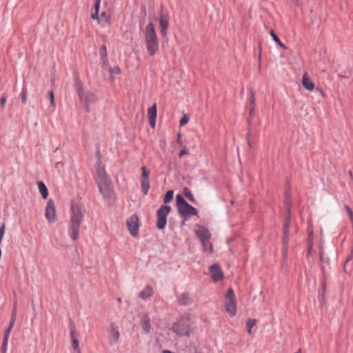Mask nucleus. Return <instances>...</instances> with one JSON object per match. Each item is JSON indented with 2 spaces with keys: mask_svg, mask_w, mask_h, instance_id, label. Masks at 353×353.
<instances>
[{
  "mask_svg": "<svg viewBox=\"0 0 353 353\" xmlns=\"http://www.w3.org/2000/svg\"><path fill=\"white\" fill-rule=\"evenodd\" d=\"M84 212L81 205L74 202L71 203L68 232L73 241L78 239L79 228L84 216Z\"/></svg>",
  "mask_w": 353,
  "mask_h": 353,
  "instance_id": "f257e3e1",
  "label": "nucleus"
},
{
  "mask_svg": "<svg viewBox=\"0 0 353 353\" xmlns=\"http://www.w3.org/2000/svg\"><path fill=\"white\" fill-rule=\"evenodd\" d=\"M97 182L100 192L105 199H111L113 194L112 183L101 160L97 162Z\"/></svg>",
  "mask_w": 353,
  "mask_h": 353,
  "instance_id": "f03ea898",
  "label": "nucleus"
},
{
  "mask_svg": "<svg viewBox=\"0 0 353 353\" xmlns=\"http://www.w3.org/2000/svg\"><path fill=\"white\" fill-rule=\"evenodd\" d=\"M144 43L148 54L150 57L154 56L159 50V43L152 23H148L145 28Z\"/></svg>",
  "mask_w": 353,
  "mask_h": 353,
  "instance_id": "7ed1b4c3",
  "label": "nucleus"
},
{
  "mask_svg": "<svg viewBox=\"0 0 353 353\" xmlns=\"http://www.w3.org/2000/svg\"><path fill=\"white\" fill-rule=\"evenodd\" d=\"M176 203L178 212L183 218H188L190 216H194L197 214V210L188 203L182 195H176Z\"/></svg>",
  "mask_w": 353,
  "mask_h": 353,
  "instance_id": "20e7f679",
  "label": "nucleus"
},
{
  "mask_svg": "<svg viewBox=\"0 0 353 353\" xmlns=\"http://www.w3.org/2000/svg\"><path fill=\"white\" fill-rule=\"evenodd\" d=\"M190 318L188 315L181 316L172 325V330L180 336H188L190 330Z\"/></svg>",
  "mask_w": 353,
  "mask_h": 353,
  "instance_id": "39448f33",
  "label": "nucleus"
},
{
  "mask_svg": "<svg viewBox=\"0 0 353 353\" xmlns=\"http://www.w3.org/2000/svg\"><path fill=\"white\" fill-rule=\"evenodd\" d=\"M100 6L101 0H95L94 12L91 14V18L93 20H97L98 23L102 26H108L110 25V17L105 11H102L100 15H99Z\"/></svg>",
  "mask_w": 353,
  "mask_h": 353,
  "instance_id": "423d86ee",
  "label": "nucleus"
},
{
  "mask_svg": "<svg viewBox=\"0 0 353 353\" xmlns=\"http://www.w3.org/2000/svg\"><path fill=\"white\" fill-rule=\"evenodd\" d=\"M225 310L231 317L236 314V297L232 288H229L225 295Z\"/></svg>",
  "mask_w": 353,
  "mask_h": 353,
  "instance_id": "0eeeda50",
  "label": "nucleus"
},
{
  "mask_svg": "<svg viewBox=\"0 0 353 353\" xmlns=\"http://www.w3.org/2000/svg\"><path fill=\"white\" fill-rule=\"evenodd\" d=\"M77 92L81 102L84 103L86 110H89L90 106L97 100L96 96L92 92L85 90L81 85L78 88Z\"/></svg>",
  "mask_w": 353,
  "mask_h": 353,
  "instance_id": "6e6552de",
  "label": "nucleus"
},
{
  "mask_svg": "<svg viewBox=\"0 0 353 353\" xmlns=\"http://www.w3.org/2000/svg\"><path fill=\"white\" fill-rule=\"evenodd\" d=\"M171 208L167 205H161L157 210V227L159 230L165 228L167 223V216L170 212Z\"/></svg>",
  "mask_w": 353,
  "mask_h": 353,
  "instance_id": "1a4fd4ad",
  "label": "nucleus"
},
{
  "mask_svg": "<svg viewBox=\"0 0 353 353\" xmlns=\"http://www.w3.org/2000/svg\"><path fill=\"white\" fill-rule=\"evenodd\" d=\"M45 217L50 223H55L57 221V214L54 202L52 199H50L45 209Z\"/></svg>",
  "mask_w": 353,
  "mask_h": 353,
  "instance_id": "9d476101",
  "label": "nucleus"
},
{
  "mask_svg": "<svg viewBox=\"0 0 353 353\" xmlns=\"http://www.w3.org/2000/svg\"><path fill=\"white\" fill-rule=\"evenodd\" d=\"M119 330V326L116 323H110L108 329V341L111 345L117 344L119 341L120 332Z\"/></svg>",
  "mask_w": 353,
  "mask_h": 353,
  "instance_id": "9b49d317",
  "label": "nucleus"
},
{
  "mask_svg": "<svg viewBox=\"0 0 353 353\" xmlns=\"http://www.w3.org/2000/svg\"><path fill=\"white\" fill-rule=\"evenodd\" d=\"M141 190L144 195H147L148 193V190L150 189V181H149V175L150 171L146 168L145 166H142L141 168Z\"/></svg>",
  "mask_w": 353,
  "mask_h": 353,
  "instance_id": "f8f14e48",
  "label": "nucleus"
},
{
  "mask_svg": "<svg viewBox=\"0 0 353 353\" xmlns=\"http://www.w3.org/2000/svg\"><path fill=\"white\" fill-rule=\"evenodd\" d=\"M127 226L130 234L137 236L139 233V218L137 215L133 214L127 220Z\"/></svg>",
  "mask_w": 353,
  "mask_h": 353,
  "instance_id": "ddd939ff",
  "label": "nucleus"
},
{
  "mask_svg": "<svg viewBox=\"0 0 353 353\" xmlns=\"http://www.w3.org/2000/svg\"><path fill=\"white\" fill-rule=\"evenodd\" d=\"M211 277L214 282H217L223 279V273L221 267L218 264H213L209 268Z\"/></svg>",
  "mask_w": 353,
  "mask_h": 353,
  "instance_id": "4468645a",
  "label": "nucleus"
},
{
  "mask_svg": "<svg viewBox=\"0 0 353 353\" xmlns=\"http://www.w3.org/2000/svg\"><path fill=\"white\" fill-rule=\"evenodd\" d=\"M148 117L152 128H155L157 118V104L154 103L148 110Z\"/></svg>",
  "mask_w": 353,
  "mask_h": 353,
  "instance_id": "2eb2a0df",
  "label": "nucleus"
},
{
  "mask_svg": "<svg viewBox=\"0 0 353 353\" xmlns=\"http://www.w3.org/2000/svg\"><path fill=\"white\" fill-rule=\"evenodd\" d=\"M290 225L288 223H284L283 232V256L285 257L287 254V245L288 242V235L290 232Z\"/></svg>",
  "mask_w": 353,
  "mask_h": 353,
  "instance_id": "dca6fc26",
  "label": "nucleus"
},
{
  "mask_svg": "<svg viewBox=\"0 0 353 353\" xmlns=\"http://www.w3.org/2000/svg\"><path fill=\"white\" fill-rule=\"evenodd\" d=\"M141 326L144 333H149L151 330L152 326L150 319L148 314H143L141 319Z\"/></svg>",
  "mask_w": 353,
  "mask_h": 353,
  "instance_id": "f3484780",
  "label": "nucleus"
},
{
  "mask_svg": "<svg viewBox=\"0 0 353 353\" xmlns=\"http://www.w3.org/2000/svg\"><path fill=\"white\" fill-rule=\"evenodd\" d=\"M159 24L161 26V34L162 37L165 38L167 36L168 29V19L164 15H161L159 19Z\"/></svg>",
  "mask_w": 353,
  "mask_h": 353,
  "instance_id": "a211bd4d",
  "label": "nucleus"
},
{
  "mask_svg": "<svg viewBox=\"0 0 353 353\" xmlns=\"http://www.w3.org/2000/svg\"><path fill=\"white\" fill-rule=\"evenodd\" d=\"M196 234L201 241L210 239V234L209 230L203 226L199 225L198 229L196 231Z\"/></svg>",
  "mask_w": 353,
  "mask_h": 353,
  "instance_id": "6ab92c4d",
  "label": "nucleus"
},
{
  "mask_svg": "<svg viewBox=\"0 0 353 353\" xmlns=\"http://www.w3.org/2000/svg\"><path fill=\"white\" fill-rule=\"evenodd\" d=\"M302 84L303 87L309 91H312L314 88V83L312 81L307 73L303 75Z\"/></svg>",
  "mask_w": 353,
  "mask_h": 353,
  "instance_id": "aec40b11",
  "label": "nucleus"
},
{
  "mask_svg": "<svg viewBox=\"0 0 353 353\" xmlns=\"http://www.w3.org/2000/svg\"><path fill=\"white\" fill-rule=\"evenodd\" d=\"M104 69L107 70L108 71V72L110 73V81L111 82H112L114 81V77H113V75L114 74H119L121 73V69L119 66H114L113 68L112 67H110L108 65V63L106 64V67L105 68H103Z\"/></svg>",
  "mask_w": 353,
  "mask_h": 353,
  "instance_id": "412c9836",
  "label": "nucleus"
},
{
  "mask_svg": "<svg viewBox=\"0 0 353 353\" xmlns=\"http://www.w3.org/2000/svg\"><path fill=\"white\" fill-rule=\"evenodd\" d=\"M100 56L102 60L103 68L106 67V64L108 63V53L107 48L105 45H103L100 48Z\"/></svg>",
  "mask_w": 353,
  "mask_h": 353,
  "instance_id": "4be33fe9",
  "label": "nucleus"
},
{
  "mask_svg": "<svg viewBox=\"0 0 353 353\" xmlns=\"http://www.w3.org/2000/svg\"><path fill=\"white\" fill-rule=\"evenodd\" d=\"M38 188L43 199H46L48 196V190L46 185L42 181L37 182Z\"/></svg>",
  "mask_w": 353,
  "mask_h": 353,
  "instance_id": "5701e85b",
  "label": "nucleus"
},
{
  "mask_svg": "<svg viewBox=\"0 0 353 353\" xmlns=\"http://www.w3.org/2000/svg\"><path fill=\"white\" fill-rule=\"evenodd\" d=\"M153 293L152 288L150 286H146L145 289L139 293V297L143 299H146L152 296Z\"/></svg>",
  "mask_w": 353,
  "mask_h": 353,
  "instance_id": "b1692460",
  "label": "nucleus"
},
{
  "mask_svg": "<svg viewBox=\"0 0 353 353\" xmlns=\"http://www.w3.org/2000/svg\"><path fill=\"white\" fill-rule=\"evenodd\" d=\"M190 302H191L190 295L188 292H185V293L182 294V295L181 296V297L179 299V303L181 305H183L190 304Z\"/></svg>",
  "mask_w": 353,
  "mask_h": 353,
  "instance_id": "393cba45",
  "label": "nucleus"
},
{
  "mask_svg": "<svg viewBox=\"0 0 353 353\" xmlns=\"http://www.w3.org/2000/svg\"><path fill=\"white\" fill-rule=\"evenodd\" d=\"M270 34L273 39V40L282 48L287 49V47L281 41L279 38L276 36L274 31L273 30H271L270 31Z\"/></svg>",
  "mask_w": 353,
  "mask_h": 353,
  "instance_id": "a878e982",
  "label": "nucleus"
},
{
  "mask_svg": "<svg viewBox=\"0 0 353 353\" xmlns=\"http://www.w3.org/2000/svg\"><path fill=\"white\" fill-rule=\"evenodd\" d=\"M203 247V250L207 252H211L212 251V245L210 242V239H203L201 241Z\"/></svg>",
  "mask_w": 353,
  "mask_h": 353,
  "instance_id": "bb28decb",
  "label": "nucleus"
},
{
  "mask_svg": "<svg viewBox=\"0 0 353 353\" xmlns=\"http://www.w3.org/2000/svg\"><path fill=\"white\" fill-rule=\"evenodd\" d=\"M71 338H72V345L74 350H77L78 352H80V350L79 348V341L78 339L74 336V331L72 330L71 332Z\"/></svg>",
  "mask_w": 353,
  "mask_h": 353,
  "instance_id": "cd10ccee",
  "label": "nucleus"
},
{
  "mask_svg": "<svg viewBox=\"0 0 353 353\" xmlns=\"http://www.w3.org/2000/svg\"><path fill=\"white\" fill-rule=\"evenodd\" d=\"M290 200H288L286 202V216L285 218V223H288V224H290Z\"/></svg>",
  "mask_w": 353,
  "mask_h": 353,
  "instance_id": "c85d7f7f",
  "label": "nucleus"
},
{
  "mask_svg": "<svg viewBox=\"0 0 353 353\" xmlns=\"http://www.w3.org/2000/svg\"><path fill=\"white\" fill-rule=\"evenodd\" d=\"M256 324V320L254 319H249L247 321L246 325L248 328V332L249 334H252V328Z\"/></svg>",
  "mask_w": 353,
  "mask_h": 353,
  "instance_id": "c756f323",
  "label": "nucleus"
},
{
  "mask_svg": "<svg viewBox=\"0 0 353 353\" xmlns=\"http://www.w3.org/2000/svg\"><path fill=\"white\" fill-rule=\"evenodd\" d=\"M173 196H174V191L173 190H168L164 197H163V202L165 203H170L171 201H172L173 199Z\"/></svg>",
  "mask_w": 353,
  "mask_h": 353,
  "instance_id": "7c9ffc66",
  "label": "nucleus"
},
{
  "mask_svg": "<svg viewBox=\"0 0 353 353\" xmlns=\"http://www.w3.org/2000/svg\"><path fill=\"white\" fill-rule=\"evenodd\" d=\"M184 196L190 201L194 203V198L192 192L190 191V190L188 188H184L183 190Z\"/></svg>",
  "mask_w": 353,
  "mask_h": 353,
  "instance_id": "2f4dec72",
  "label": "nucleus"
},
{
  "mask_svg": "<svg viewBox=\"0 0 353 353\" xmlns=\"http://www.w3.org/2000/svg\"><path fill=\"white\" fill-rule=\"evenodd\" d=\"M250 105H251V108H250V114L252 115L254 114V107H255V96H254V92L253 91L251 92Z\"/></svg>",
  "mask_w": 353,
  "mask_h": 353,
  "instance_id": "473e14b6",
  "label": "nucleus"
},
{
  "mask_svg": "<svg viewBox=\"0 0 353 353\" xmlns=\"http://www.w3.org/2000/svg\"><path fill=\"white\" fill-rule=\"evenodd\" d=\"M323 247H324V242L323 240H321L320 243H319V258L321 261H323L325 259Z\"/></svg>",
  "mask_w": 353,
  "mask_h": 353,
  "instance_id": "72a5a7b5",
  "label": "nucleus"
},
{
  "mask_svg": "<svg viewBox=\"0 0 353 353\" xmlns=\"http://www.w3.org/2000/svg\"><path fill=\"white\" fill-rule=\"evenodd\" d=\"M310 228L308 230V243H313L314 241V232L310 222H309Z\"/></svg>",
  "mask_w": 353,
  "mask_h": 353,
  "instance_id": "f704fd0d",
  "label": "nucleus"
},
{
  "mask_svg": "<svg viewBox=\"0 0 353 353\" xmlns=\"http://www.w3.org/2000/svg\"><path fill=\"white\" fill-rule=\"evenodd\" d=\"M8 343V339H3V343L1 347V353H6L7 351V347Z\"/></svg>",
  "mask_w": 353,
  "mask_h": 353,
  "instance_id": "c9c22d12",
  "label": "nucleus"
},
{
  "mask_svg": "<svg viewBox=\"0 0 353 353\" xmlns=\"http://www.w3.org/2000/svg\"><path fill=\"white\" fill-rule=\"evenodd\" d=\"M48 97L50 98L51 106L54 107V95L53 91L52 90H50L48 92Z\"/></svg>",
  "mask_w": 353,
  "mask_h": 353,
  "instance_id": "e433bc0d",
  "label": "nucleus"
},
{
  "mask_svg": "<svg viewBox=\"0 0 353 353\" xmlns=\"http://www.w3.org/2000/svg\"><path fill=\"white\" fill-rule=\"evenodd\" d=\"M345 209L346 210V211L348 214V216L350 217V219L351 220V221L353 224V212H352L351 208L348 205H346L345 206Z\"/></svg>",
  "mask_w": 353,
  "mask_h": 353,
  "instance_id": "4c0bfd02",
  "label": "nucleus"
},
{
  "mask_svg": "<svg viewBox=\"0 0 353 353\" xmlns=\"http://www.w3.org/2000/svg\"><path fill=\"white\" fill-rule=\"evenodd\" d=\"M6 230V224L3 223L0 228V244L1 243Z\"/></svg>",
  "mask_w": 353,
  "mask_h": 353,
  "instance_id": "58836bf2",
  "label": "nucleus"
},
{
  "mask_svg": "<svg viewBox=\"0 0 353 353\" xmlns=\"http://www.w3.org/2000/svg\"><path fill=\"white\" fill-rule=\"evenodd\" d=\"M27 94H28L27 90H23L22 93H21V102L23 104H26V102H27Z\"/></svg>",
  "mask_w": 353,
  "mask_h": 353,
  "instance_id": "ea45409f",
  "label": "nucleus"
},
{
  "mask_svg": "<svg viewBox=\"0 0 353 353\" xmlns=\"http://www.w3.org/2000/svg\"><path fill=\"white\" fill-rule=\"evenodd\" d=\"M189 121V117H188V115H184L180 120V125L182 126L185 124H186Z\"/></svg>",
  "mask_w": 353,
  "mask_h": 353,
  "instance_id": "a19ab883",
  "label": "nucleus"
},
{
  "mask_svg": "<svg viewBox=\"0 0 353 353\" xmlns=\"http://www.w3.org/2000/svg\"><path fill=\"white\" fill-rule=\"evenodd\" d=\"M17 308V300H15L14 302V304H13V308H12V312L11 316H14V318H16Z\"/></svg>",
  "mask_w": 353,
  "mask_h": 353,
  "instance_id": "79ce46f5",
  "label": "nucleus"
},
{
  "mask_svg": "<svg viewBox=\"0 0 353 353\" xmlns=\"http://www.w3.org/2000/svg\"><path fill=\"white\" fill-rule=\"evenodd\" d=\"M322 291H323L322 296L324 299V296H325V293H326V284H325V279H323V282H322Z\"/></svg>",
  "mask_w": 353,
  "mask_h": 353,
  "instance_id": "37998d69",
  "label": "nucleus"
},
{
  "mask_svg": "<svg viewBox=\"0 0 353 353\" xmlns=\"http://www.w3.org/2000/svg\"><path fill=\"white\" fill-rule=\"evenodd\" d=\"M12 330V329L10 328V327H8L6 330L5 333H4V336H3V339H9V336H10V334Z\"/></svg>",
  "mask_w": 353,
  "mask_h": 353,
  "instance_id": "c03bdc74",
  "label": "nucleus"
},
{
  "mask_svg": "<svg viewBox=\"0 0 353 353\" xmlns=\"http://www.w3.org/2000/svg\"><path fill=\"white\" fill-rule=\"evenodd\" d=\"M16 321V318L11 316L8 327L12 329Z\"/></svg>",
  "mask_w": 353,
  "mask_h": 353,
  "instance_id": "a18cd8bd",
  "label": "nucleus"
},
{
  "mask_svg": "<svg viewBox=\"0 0 353 353\" xmlns=\"http://www.w3.org/2000/svg\"><path fill=\"white\" fill-rule=\"evenodd\" d=\"M188 152H187V148L185 146L183 147V150H181V151L179 152V157H182L183 155H185L187 154Z\"/></svg>",
  "mask_w": 353,
  "mask_h": 353,
  "instance_id": "49530a36",
  "label": "nucleus"
},
{
  "mask_svg": "<svg viewBox=\"0 0 353 353\" xmlns=\"http://www.w3.org/2000/svg\"><path fill=\"white\" fill-rule=\"evenodd\" d=\"M312 248H313V243H308L307 256L310 254Z\"/></svg>",
  "mask_w": 353,
  "mask_h": 353,
  "instance_id": "de8ad7c7",
  "label": "nucleus"
},
{
  "mask_svg": "<svg viewBox=\"0 0 353 353\" xmlns=\"http://www.w3.org/2000/svg\"><path fill=\"white\" fill-rule=\"evenodd\" d=\"M6 102V98L4 97H2L0 100V103H1V105L2 108L4 107Z\"/></svg>",
  "mask_w": 353,
  "mask_h": 353,
  "instance_id": "09e8293b",
  "label": "nucleus"
},
{
  "mask_svg": "<svg viewBox=\"0 0 353 353\" xmlns=\"http://www.w3.org/2000/svg\"><path fill=\"white\" fill-rule=\"evenodd\" d=\"M176 141H177V143H179V144H181V133H179V134H177Z\"/></svg>",
  "mask_w": 353,
  "mask_h": 353,
  "instance_id": "8fccbe9b",
  "label": "nucleus"
},
{
  "mask_svg": "<svg viewBox=\"0 0 353 353\" xmlns=\"http://www.w3.org/2000/svg\"><path fill=\"white\" fill-rule=\"evenodd\" d=\"M258 70L259 72H261V55L259 56V68H258Z\"/></svg>",
  "mask_w": 353,
  "mask_h": 353,
  "instance_id": "3c124183",
  "label": "nucleus"
},
{
  "mask_svg": "<svg viewBox=\"0 0 353 353\" xmlns=\"http://www.w3.org/2000/svg\"><path fill=\"white\" fill-rule=\"evenodd\" d=\"M97 156L98 157L99 159H100V157H101V154H100V152H97ZM100 159H99V161Z\"/></svg>",
  "mask_w": 353,
  "mask_h": 353,
  "instance_id": "603ef678",
  "label": "nucleus"
},
{
  "mask_svg": "<svg viewBox=\"0 0 353 353\" xmlns=\"http://www.w3.org/2000/svg\"><path fill=\"white\" fill-rule=\"evenodd\" d=\"M349 175H350V176L351 177V179H352V178H353L352 172V171H350V170L349 171Z\"/></svg>",
  "mask_w": 353,
  "mask_h": 353,
  "instance_id": "864d4df0",
  "label": "nucleus"
},
{
  "mask_svg": "<svg viewBox=\"0 0 353 353\" xmlns=\"http://www.w3.org/2000/svg\"><path fill=\"white\" fill-rule=\"evenodd\" d=\"M183 219H183V221L181 222V224H182V225H184V224H185V221H186V219H187L188 218H183Z\"/></svg>",
  "mask_w": 353,
  "mask_h": 353,
  "instance_id": "5fc2aeb1",
  "label": "nucleus"
},
{
  "mask_svg": "<svg viewBox=\"0 0 353 353\" xmlns=\"http://www.w3.org/2000/svg\"><path fill=\"white\" fill-rule=\"evenodd\" d=\"M32 307L33 310L34 311L35 310V307H34V305L32 301Z\"/></svg>",
  "mask_w": 353,
  "mask_h": 353,
  "instance_id": "6e6d98bb",
  "label": "nucleus"
},
{
  "mask_svg": "<svg viewBox=\"0 0 353 353\" xmlns=\"http://www.w3.org/2000/svg\"><path fill=\"white\" fill-rule=\"evenodd\" d=\"M250 147H252V143H249Z\"/></svg>",
  "mask_w": 353,
  "mask_h": 353,
  "instance_id": "4d7b16f0",
  "label": "nucleus"
},
{
  "mask_svg": "<svg viewBox=\"0 0 353 353\" xmlns=\"http://www.w3.org/2000/svg\"><path fill=\"white\" fill-rule=\"evenodd\" d=\"M343 269L345 271V265H344Z\"/></svg>",
  "mask_w": 353,
  "mask_h": 353,
  "instance_id": "13d9d810",
  "label": "nucleus"
},
{
  "mask_svg": "<svg viewBox=\"0 0 353 353\" xmlns=\"http://www.w3.org/2000/svg\"><path fill=\"white\" fill-rule=\"evenodd\" d=\"M352 181H353V178H352Z\"/></svg>",
  "mask_w": 353,
  "mask_h": 353,
  "instance_id": "bf43d9fd",
  "label": "nucleus"
}]
</instances>
